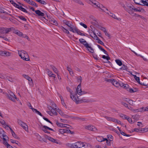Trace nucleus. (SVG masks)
<instances>
[{
	"mask_svg": "<svg viewBox=\"0 0 148 148\" xmlns=\"http://www.w3.org/2000/svg\"><path fill=\"white\" fill-rule=\"evenodd\" d=\"M87 2L90 4H93L95 7L97 9H102L103 8H106V7L100 4L99 3L95 0H87Z\"/></svg>",
	"mask_w": 148,
	"mask_h": 148,
	"instance_id": "1",
	"label": "nucleus"
},
{
	"mask_svg": "<svg viewBox=\"0 0 148 148\" xmlns=\"http://www.w3.org/2000/svg\"><path fill=\"white\" fill-rule=\"evenodd\" d=\"M18 54L19 56L23 60L26 61H29V56L27 53L24 51H18Z\"/></svg>",
	"mask_w": 148,
	"mask_h": 148,
	"instance_id": "2",
	"label": "nucleus"
},
{
	"mask_svg": "<svg viewBox=\"0 0 148 148\" xmlns=\"http://www.w3.org/2000/svg\"><path fill=\"white\" fill-rule=\"evenodd\" d=\"M18 123L19 125L21 126L25 130L27 131L28 130V126L25 123L23 122L20 120H18Z\"/></svg>",
	"mask_w": 148,
	"mask_h": 148,
	"instance_id": "3",
	"label": "nucleus"
},
{
	"mask_svg": "<svg viewBox=\"0 0 148 148\" xmlns=\"http://www.w3.org/2000/svg\"><path fill=\"white\" fill-rule=\"evenodd\" d=\"M104 117L108 121H112L118 124H121V122L116 119L106 116H104Z\"/></svg>",
	"mask_w": 148,
	"mask_h": 148,
	"instance_id": "4",
	"label": "nucleus"
},
{
	"mask_svg": "<svg viewBox=\"0 0 148 148\" xmlns=\"http://www.w3.org/2000/svg\"><path fill=\"white\" fill-rule=\"evenodd\" d=\"M134 2L137 4L145 5L148 6V3L146 1H144L142 0H134Z\"/></svg>",
	"mask_w": 148,
	"mask_h": 148,
	"instance_id": "5",
	"label": "nucleus"
},
{
	"mask_svg": "<svg viewBox=\"0 0 148 148\" xmlns=\"http://www.w3.org/2000/svg\"><path fill=\"white\" fill-rule=\"evenodd\" d=\"M46 138L47 139L52 142L55 143L57 144H59L60 145L62 144L61 142L59 141L58 140L54 139L49 136H47Z\"/></svg>",
	"mask_w": 148,
	"mask_h": 148,
	"instance_id": "6",
	"label": "nucleus"
},
{
	"mask_svg": "<svg viewBox=\"0 0 148 148\" xmlns=\"http://www.w3.org/2000/svg\"><path fill=\"white\" fill-rule=\"evenodd\" d=\"M133 10L135 12H139L143 13L145 12L144 10H127V11L132 15L134 16L135 15V13Z\"/></svg>",
	"mask_w": 148,
	"mask_h": 148,
	"instance_id": "7",
	"label": "nucleus"
},
{
	"mask_svg": "<svg viewBox=\"0 0 148 148\" xmlns=\"http://www.w3.org/2000/svg\"><path fill=\"white\" fill-rule=\"evenodd\" d=\"M83 143L81 142H77L74 143V148H81L83 146Z\"/></svg>",
	"mask_w": 148,
	"mask_h": 148,
	"instance_id": "8",
	"label": "nucleus"
},
{
	"mask_svg": "<svg viewBox=\"0 0 148 148\" xmlns=\"http://www.w3.org/2000/svg\"><path fill=\"white\" fill-rule=\"evenodd\" d=\"M36 13L38 16L46 19L45 18V15L43 13L41 12L39 10H36L35 11Z\"/></svg>",
	"mask_w": 148,
	"mask_h": 148,
	"instance_id": "9",
	"label": "nucleus"
},
{
	"mask_svg": "<svg viewBox=\"0 0 148 148\" xmlns=\"http://www.w3.org/2000/svg\"><path fill=\"white\" fill-rule=\"evenodd\" d=\"M57 110V109L56 108H55V109L53 108L51 111H47V112L51 116L53 115H56L57 114V112L56 111V110Z\"/></svg>",
	"mask_w": 148,
	"mask_h": 148,
	"instance_id": "10",
	"label": "nucleus"
},
{
	"mask_svg": "<svg viewBox=\"0 0 148 148\" xmlns=\"http://www.w3.org/2000/svg\"><path fill=\"white\" fill-rule=\"evenodd\" d=\"M10 53L6 51H0V55L3 56H10Z\"/></svg>",
	"mask_w": 148,
	"mask_h": 148,
	"instance_id": "11",
	"label": "nucleus"
},
{
	"mask_svg": "<svg viewBox=\"0 0 148 148\" xmlns=\"http://www.w3.org/2000/svg\"><path fill=\"white\" fill-rule=\"evenodd\" d=\"M85 128L86 129L90 130L95 132L97 131V129L93 126L88 125L86 126L85 127Z\"/></svg>",
	"mask_w": 148,
	"mask_h": 148,
	"instance_id": "12",
	"label": "nucleus"
},
{
	"mask_svg": "<svg viewBox=\"0 0 148 148\" xmlns=\"http://www.w3.org/2000/svg\"><path fill=\"white\" fill-rule=\"evenodd\" d=\"M79 40L80 42L84 45L86 47H88L89 44L84 39L81 38L79 39Z\"/></svg>",
	"mask_w": 148,
	"mask_h": 148,
	"instance_id": "13",
	"label": "nucleus"
},
{
	"mask_svg": "<svg viewBox=\"0 0 148 148\" xmlns=\"http://www.w3.org/2000/svg\"><path fill=\"white\" fill-rule=\"evenodd\" d=\"M92 32L94 34V37H93L91 35H90V36L92 38H95L96 37V39L98 40V42L100 44L103 45L104 46V44L103 42H102L101 40H100L99 38L97 36V35H96L95 33H94L93 32Z\"/></svg>",
	"mask_w": 148,
	"mask_h": 148,
	"instance_id": "14",
	"label": "nucleus"
},
{
	"mask_svg": "<svg viewBox=\"0 0 148 148\" xmlns=\"http://www.w3.org/2000/svg\"><path fill=\"white\" fill-rule=\"evenodd\" d=\"M2 139L3 140V144L4 145H6L7 144H8L7 140H8L9 138L6 135H5V136H3Z\"/></svg>",
	"mask_w": 148,
	"mask_h": 148,
	"instance_id": "15",
	"label": "nucleus"
},
{
	"mask_svg": "<svg viewBox=\"0 0 148 148\" xmlns=\"http://www.w3.org/2000/svg\"><path fill=\"white\" fill-rule=\"evenodd\" d=\"M71 98L75 102H76V103L77 104L79 103H80V101H79V100H78V101L77 100V99H76V97H75V96H74V95H73L71 96V95L70 96Z\"/></svg>",
	"mask_w": 148,
	"mask_h": 148,
	"instance_id": "16",
	"label": "nucleus"
},
{
	"mask_svg": "<svg viewBox=\"0 0 148 148\" xmlns=\"http://www.w3.org/2000/svg\"><path fill=\"white\" fill-rule=\"evenodd\" d=\"M49 20L51 23L52 24L56 25H58L57 22L53 18H50Z\"/></svg>",
	"mask_w": 148,
	"mask_h": 148,
	"instance_id": "17",
	"label": "nucleus"
},
{
	"mask_svg": "<svg viewBox=\"0 0 148 148\" xmlns=\"http://www.w3.org/2000/svg\"><path fill=\"white\" fill-rule=\"evenodd\" d=\"M74 30L75 31V32L77 33V34L79 35L82 36H85V35L84 34L82 33L77 28H75L74 29Z\"/></svg>",
	"mask_w": 148,
	"mask_h": 148,
	"instance_id": "18",
	"label": "nucleus"
},
{
	"mask_svg": "<svg viewBox=\"0 0 148 148\" xmlns=\"http://www.w3.org/2000/svg\"><path fill=\"white\" fill-rule=\"evenodd\" d=\"M112 84L117 87L119 86V83L115 79H114L113 81L112 82Z\"/></svg>",
	"mask_w": 148,
	"mask_h": 148,
	"instance_id": "19",
	"label": "nucleus"
},
{
	"mask_svg": "<svg viewBox=\"0 0 148 148\" xmlns=\"http://www.w3.org/2000/svg\"><path fill=\"white\" fill-rule=\"evenodd\" d=\"M83 146L82 147L83 148H92V147L91 145L89 143H85L84 144V143H83Z\"/></svg>",
	"mask_w": 148,
	"mask_h": 148,
	"instance_id": "20",
	"label": "nucleus"
},
{
	"mask_svg": "<svg viewBox=\"0 0 148 148\" xmlns=\"http://www.w3.org/2000/svg\"><path fill=\"white\" fill-rule=\"evenodd\" d=\"M37 138L38 140L41 142L43 141L46 143L47 142V140L46 139L42 138L39 135H38V136H37Z\"/></svg>",
	"mask_w": 148,
	"mask_h": 148,
	"instance_id": "21",
	"label": "nucleus"
},
{
	"mask_svg": "<svg viewBox=\"0 0 148 148\" xmlns=\"http://www.w3.org/2000/svg\"><path fill=\"white\" fill-rule=\"evenodd\" d=\"M67 128H65L62 129H60L59 130V132L61 134H63L65 133H67Z\"/></svg>",
	"mask_w": 148,
	"mask_h": 148,
	"instance_id": "22",
	"label": "nucleus"
},
{
	"mask_svg": "<svg viewBox=\"0 0 148 148\" xmlns=\"http://www.w3.org/2000/svg\"><path fill=\"white\" fill-rule=\"evenodd\" d=\"M13 28L12 27L5 28V33L6 34L8 33L11 31L13 30Z\"/></svg>",
	"mask_w": 148,
	"mask_h": 148,
	"instance_id": "23",
	"label": "nucleus"
},
{
	"mask_svg": "<svg viewBox=\"0 0 148 148\" xmlns=\"http://www.w3.org/2000/svg\"><path fill=\"white\" fill-rule=\"evenodd\" d=\"M63 23L65 24L66 25H67L69 27H71V26L72 25L71 23L69 22L68 21H66V20H63Z\"/></svg>",
	"mask_w": 148,
	"mask_h": 148,
	"instance_id": "24",
	"label": "nucleus"
},
{
	"mask_svg": "<svg viewBox=\"0 0 148 148\" xmlns=\"http://www.w3.org/2000/svg\"><path fill=\"white\" fill-rule=\"evenodd\" d=\"M60 29L62 30L63 32L67 34H69V32L67 29L65 28L64 27L61 26L60 27Z\"/></svg>",
	"mask_w": 148,
	"mask_h": 148,
	"instance_id": "25",
	"label": "nucleus"
},
{
	"mask_svg": "<svg viewBox=\"0 0 148 148\" xmlns=\"http://www.w3.org/2000/svg\"><path fill=\"white\" fill-rule=\"evenodd\" d=\"M98 47L106 55H108V54L107 53V52L106 50H105L101 46L99 45H97Z\"/></svg>",
	"mask_w": 148,
	"mask_h": 148,
	"instance_id": "26",
	"label": "nucleus"
},
{
	"mask_svg": "<svg viewBox=\"0 0 148 148\" xmlns=\"http://www.w3.org/2000/svg\"><path fill=\"white\" fill-rule=\"evenodd\" d=\"M67 69L68 71H69L70 74L71 75H73L74 73L72 70L69 66H67Z\"/></svg>",
	"mask_w": 148,
	"mask_h": 148,
	"instance_id": "27",
	"label": "nucleus"
},
{
	"mask_svg": "<svg viewBox=\"0 0 148 148\" xmlns=\"http://www.w3.org/2000/svg\"><path fill=\"white\" fill-rule=\"evenodd\" d=\"M79 101H81L80 102V103H82V102L87 103L91 102V101H90V100L86 99H82L81 100H79Z\"/></svg>",
	"mask_w": 148,
	"mask_h": 148,
	"instance_id": "28",
	"label": "nucleus"
},
{
	"mask_svg": "<svg viewBox=\"0 0 148 148\" xmlns=\"http://www.w3.org/2000/svg\"><path fill=\"white\" fill-rule=\"evenodd\" d=\"M82 90L81 84H79L78 85L76 88V91L77 94H78V93H79L78 92H80Z\"/></svg>",
	"mask_w": 148,
	"mask_h": 148,
	"instance_id": "29",
	"label": "nucleus"
},
{
	"mask_svg": "<svg viewBox=\"0 0 148 148\" xmlns=\"http://www.w3.org/2000/svg\"><path fill=\"white\" fill-rule=\"evenodd\" d=\"M51 69H53V71L57 74L58 73V72L57 69L53 65H51L50 66Z\"/></svg>",
	"mask_w": 148,
	"mask_h": 148,
	"instance_id": "30",
	"label": "nucleus"
},
{
	"mask_svg": "<svg viewBox=\"0 0 148 148\" xmlns=\"http://www.w3.org/2000/svg\"><path fill=\"white\" fill-rule=\"evenodd\" d=\"M86 48H87L88 51L92 53H94V49L90 46L89 45H88V47H87Z\"/></svg>",
	"mask_w": 148,
	"mask_h": 148,
	"instance_id": "31",
	"label": "nucleus"
},
{
	"mask_svg": "<svg viewBox=\"0 0 148 148\" xmlns=\"http://www.w3.org/2000/svg\"><path fill=\"white\" fill-rule=\"evenodd\" d=\"M7 96L8 97V98L11 100L13 101H15V99L16 98V96L15 97H13V98L12 97V96H9L8 94H7Z\"/></svg>",
	"mask_w": 148,
	"mask_h": 148,
	"instance_id": "32",
	"label": "nucleus"
},
{
	"mask_svg": "<svg viewBox=\"0 0 148 148\" xmlns=\"http://www.w3.org/2000/svg\"><path fill=\"white\" fill-rule=\"evenodd\" d=\"M116 63L119 66H121L122 65V62L119 59H117L115 60Z\"/></svg>",
	"mask_w": 148,
	"mask_h": 148,
	"instance_id": "33",
	"label": "nucleus"
},
{
	"mask_svg": "<svg viewBox=\"0 0 148 148\" xmlns=\"http://www.w3.org/2000/svg\"><path fill=\"white\" fill-rule=\"evenodd\" d=\"M41 130L45 133L48 134H49L50 133L49 132L47 131V130H48V129H47V128H46L45 127H44L43 126L42 128H41Z\"/></svg>",
	"mask_w": 148,
	"mask_h": 148,
	"instance_id": "34",
	"label": "nucleus"
},
{
	"mask_svg": "<svg viewBox=\"0 0 148 148\" xmlns=\"http://www.w3.org/2000/svg\"><path fill=\"white\" fill-rule=\"evenodd\" d=\"M45 70L46 71H47L48 73V75L50 77L51 75H52V72L49 70L48 69H45Z\"/></svg>",
	"mask_w": 148,
	"mask_h": 148,
	"instance_id": "35",
	"label": "nucleus"
},
{
	"mask_svg": "<svg viewBox=\"0 0 148 148\" xmlns=\"http://www.w3.org/2000/svg\"><path fill=\"white\" fill-rule=\"evenodd\" d=\"M102 138L103 139L102 141H105V140L106 141V143L107 145H110V141H109L108 139L106 138Z\"/></svg>",
	"mask_w": 148,
	"mask_h": 148,
	"instance_id": "36",
	"label": "nucleus"
},
{
	"mask_svg": "<svg viewBox=\"0 0 148 148\" xmlns=\"http://www.w3.org/2000/svg\"><path fill=\"white\" fill-rule=\"evenodd\" d=\"M13 5L15 7L18 9L21 8V9H25L24 8H23L22 7L21 8L20 6L19 5L15 3H13Z\"/></svg>",
	"mask_w": 148,
	"mask_h": 148,
	"instance_id": "37",
	"label": "nucleus"
},
{
	"mask_svg": "<svg viewBox=\"0 0 148 148\" xmlns=\"http://www.w3.org/2000/svg\"><path fill=\"white\" fill-rule=\"evenodd\" d=\"M29 4H30L31 5L34 6L36 7H37V4L34 1H30L29 2Z\"/></svg>",
	"mask_w": 148,
	"mask_h": 148,
	"instance_id": "38",
	"label": "nucleus"
},
{
	"mask_svg": "<svg viewBox=\"0 0 148 148\" xmlns=\"http://www.w3.org/2000/svg\"><path fill=\"white\" fill-rule=\"evenodd\" d=\"M119 116L120 117L124 119H126L127 118L128 116H126V115H125L121 113L120 114Z\"/></svg>",
	"mask_w": 148,
	"mask_h": 148,
	"instance_id": "39",
	"label": "nucleus"
},
{
	"mask_svg": "<svg viewBox=\"0 0 148 148\" xmlns=\"http://www.w3.org/2000/svg\"><path fill=\"white\" fill-rule=\"evenodd\" d=\"M66 145L70 148H74V143L71 144L68 143L66 144Z\"/></svg>",
	"mask_w": 148,
	"mask_h": 148,
	"instance_id": "40",
	"label": "nucleus"
},
{
	"mask_svg": "<svg viewBox=\"0 0 148 148\" xmlns=\"http://www.w3.org/2000/svg\"><path fill=\"white\" fill-rule=\"evenodd\" d=\"M67 90L69 91L71 95H72L73 94V92L72 91L71 89L68 87H66Z\"/></svg>",
	"mask_w": 148,
	"mask_h": 148,
	"instance_id": "41",
	"label": "nucleus"
},
{
	"mask_svg": "<svg viewBox=\"0 0 148 148\" xmlns=\"http://www.w3.org/2000/svg\"><path fill=\"white\" fill-rule=\"evenodd\" d=\"M8 93H9V94H8V95L9 96H12V98L13 97H15L16 96L10 90L8 92Z\"/></svg>",
	"mask_w": 148,
	"mask_h": 148,
	"instance_id": "42",
	"label": "nucleus"
},
{
	"mask_svg": "<svg viewBox=\"0 0 148 148\" xmlns=\"http://www.w3.org/2000/svg\"><path fill=\"white\" fill-rule=\"evenodd\" d=\"M23 77L25 78L28 80L29 81V79H31V77L29 76L28 75H23Z\"/></svg>",
	"mask_w": 148,
	"mask_h": 148,
	"instance_id": "43",
	"label": "nucleus"
},
{
	"mask_svg": "<svg viewBox=\"0 0 148 148\" xmlns=\"http://www.w3.org/2000/svg\"><path fill=\"white\" fill-rule=\"evenodd\" d=\"M16 34L17 35H18L20 37H22L23 36V34L22 32H20L19 31H18L17 32H16Z\"/></svg>",
	"mask_w": 148,
	"mask_h": 148,
	"instance_id": "44",
	"label": "nucleus"
},
{
	"mask_svg": "<svg viewBox=\"0 0 148 148\" xmlns=\"http://www.w3.org/2000/svg\"><path fill=\"white\" fill-rule=\"evenodd\" d=\"M78 94L79 95H81L87 93V92L85 91H82V90L80 92H78Z\"/></svg>",
	"mask_w": 148,
	"mask_h": 148,
	"instance_id": "45",
	"label": "nucleus"
},
{
	"mask_svg": "<svg viewBox=\"0 0 148 148\" xmlns=\"http://www.w3.org/2000/svg\"><path fill=\"white\" fill-rule=\"evenodd\" d=\"M134 77L136 81L139 83L140 82L139 77L136 76V75H134Z\"/></svg>",
	"mask_w": 148,
	"mask_h": 148,
	"instance_id": "46",
	"label": "nucleus"
},
{
	"mask_svg": "<svg viewBox=\"0 0 148 148\" xmlns=\"http://www.w3.org/2000/svg\"><path fill=\"white\" fill-rule=\"evenodd\" d=\"M56 124L58 126L60 127H62L64 125L63 124L58 123V122H56Z\"/></svg>",
	"mask_w": 148,
	"mask_h": 148,
	"instance_id": "47",
	"label": "nucleus"
},
{
	"mask_svg": "<svg viewBox=\"0 0 148 148\" xmlns=\"http://www.w3.org/2000/svg\"><path fill=\"white\" fill-rule=\"evenodd\" d=\"M57 110L60 115L62 116H63L64 115V113L62 112V111L60 109L58 108L57 109Z\"/></svg>",
	"mask_w": 148,
	"mask_h": 148,
	"instance_id": "48",
	"label": "nucleus"
},
{
	"mask_svg": "<svg viewBox=\"0 0 148 148\" xmlns=\"http://www.w3.org/2000/svg\"><path fill=\"white\" fill-rule=\"evenodd\" d=\"M102 138L103 137H98L97 138V140L99 142H102L103 141H102L103 139Z\"/></svg>",
	"mask_w": 148,
	"mask_h": 148,
	"instance_id": "49",
	"label": "nucleus"
},
{
	"mask_svg": "<svg viewBox=\"0 0 148 148\" xmlns=\"http://www.w3.org/2000/svg\"><path fill=\"white\" fill-rule=\"evenodd\" d=\"M120 133H121V134L122 135L124 136H131L130 135L127 134L125 132L122 131H121V132H120Z\"/></svg>",
	"mask_w": 148,
	"mask_h": 148,
	"instance_id": "50",
	"label": "nucleus"
},
{
	"mask_svg": "<svg viewBox=\"0 0 148 148\" xmlns=\"http://www.w3.org/2000/svg\"><path fill=\"white\" fill-rule=\"evenodd\" d=\"M123 87L125 89H126L127 91H129V86L127 84H124Z\"/></svg>",
	"mask_w": 148,
	"mask_h": 148,
	"instance_id": "51",
	"label": "nucleus"
},
{
	"mask_svg": "<svg viewBox=\"0 0 148 148\" xmlns=\"http://www.w3.org/2000/svg\"><path fill=\"white\" fill-rule=\"evenodd\" d=\"M110 14L109 15V16H112L115 19H117L116 16L114 14H113L111 12H110Z\"/></svg>",
	"mask_w": 148,
	"mask_h": 148,
	"instance_id": "52",
	"label": "nucleus"
},
{
	"mask_svg": "<svg viewBox=\"0 0 148 148\" xmlns=\"http://www.w3.org/2000/svg\"><path fill=\"white\" fill-rule=\"evenodd\" d=\"M18 18H19L21 19L22 20L24 21H26L27 20L26 18L23 16H19L18 17Z\"/></svg>",
	"mask_w": 148,
	"mask_h": 148,
	"instance_id": "53",
	"label": "nucleus"
},
{
	"mask_svg": "<svg viewBox=\"0 0 148 148\" xmlns=\"http://www.w3.org/2000/svg\"><path fill=\"white\" fill-rule=\"evenodd\" d=\"M143 130L141 129H138L137 128H135L134 129V131L136 132H138V131H143L144 132H145V130H143Z\"/></svg>",
	"mask_w": 148,
	"mask_h": 148,
	"instance_id": "54",
	"label": "nucleus"
},
{
	"mask_svg": "<svg viewBox=\"0 0 148 148\" xmlns=\"http://www.w3.org/2000/svg\"><path fill=\"white\" fill-rule=\"evenodd\" d=\"M12 135L13 136L14 138H16L17 139H19V137L17 136L15 134V133L14 132H13L12 133Z\"/></svg>",
	"mask_w": 148,
	"mask_h": 148,
	"instance_id": "55",
	"label": "nucleus"
},
{
	"mask_svg": "<svg viewBox=\"0 0 148 148\" xmlns=\"http://www.w3.org/2000/svg\"><path fill=\"white\" fill-rule=\"evenodd\" d=\"M70 27V29L69 30L70 31L72 32L73 33L75 32V31L74 30V29L75 28H77L76 27H75L73 28L72 27H71H71Z\"/></svg>",
	"mask_w": 148,
	"mask_h": 148,
	"instance_id": "56",
	"label": "nucleus"
},
{
	"mask_svg": "<svg viewBox=\"0 0 148 148\" xmlns=\"http://www.w3.org/2000/svg\"><path fill=\"white\" fill-rule=\"evenodd\" d=\"M126 119H127L128 121L130 123H132L134 122L132 120L131 118H130L129 116H127V118Z\"/></svg>",
	"mask_w": 148,
	"mask_h": 148,
	"instance_id": "57",
	"label": "nucleus"
},
{
	"mask_svg": "<svg viewBox=\"0 0 148 148\" xmlns=\"http://www.w3.org/2000/svg\"><path fill=\"white\" fill-rule=\"evenodd\" d=\"M121 104L125 106L127 108H128V104L126 103H125L124 102L122 101L121 102Z\"/></svg>",
	"mask_w": 148,
	"mask_h": 148,
	"instance_id": "58",
	"label": "nucleus"
},
{
	"mask_svg": "<svg viewBox=\"0 0 148 148\" xmlns=\"http://www.w3.org/2000/svg\"><path fill=\"white\" fill-rule=\"evenodd\" d=\"M127 68V66H125V65L123 64L122 66L120 68V69L124 70H126Z\"/></svg>",
	"mask_w": 148,
	"mask_h": 148,
	"instance_id": "59",
	"label": "nucleus"
},
{
	"mask_svg": "<svg viewBox=\"0 0 148 148\" xmlns=\"http://www.w3.org/2000/svg\"><path fill=\"white\" fill-rule=\"evenodd\" d=\"M79 24L80 25L82 26L85 28H86L87 27V26L86 24H84L82 22L80 23Z\"/></svg>",
	"mask_w": 148,
	"mask_h": 148,
	"instance_id": "60",
	"label": "nucleus"
},
{
	"mask_svg": "<svg viewBox=\"0 0 148 148\" xmlns=\"http://www.w3.org/2000/svg\"><path fill=\"white\" fill-rule=\"evenodd\" d=\"M43 118L44 120L46 121L47 122L51 123V124H52V123L48 119L45 117L44 116H43Z\"/></svg>",
	"mask_w": 148,
	"mask_h": 148,
	"instance_id": "61",
	"label": "nucleus"
},
{
	"mask_svg": "<svg viewBox=\"0 0 148 148\" xmlns=\"http://www.w3.org/2000/svg\"><path fill=\"white\" fill-rule=\"evenodd\" d=\"M0 12L1 13H4V14H9V13L8 12L4 11L3 10H0Z\"/></svg>",
	"mask_w": 148,
	"mask_h": 148,
	"instance_id": "62",
	"label": "nucleus"
},
{
	"mask_svg": "<svg viewBox=\"0 0 148 148\" xmlns=\"http://www.w3.org/2000/svg\"><path fill=\"white\" fill-rule=\"evenodd\" d=\"M100 29L101 30L103 31L104 33L106 32V29L104 27H101L100 28Z\"/></svg>",
	"mask_w": 148,
	"mask_h": 148,
	"instance_id": "63",
	"label": "nucleus"
},
{
	"mask_svg": "<svg viewBox=\"0 0 148 148\" xmlns=\"http://www.w3.org/2000/svg\"><path fill=\"white\" fill-rule=\"evenodd\" d=\"M73 68L74 69L78 72H80V70L76 66H74L73 67Z\"/></svg>",
	"mask_w": 148,
	"mask_h": 148,
	"instance_id": "64",
	"label": "nucleus"
}]
</instances>
